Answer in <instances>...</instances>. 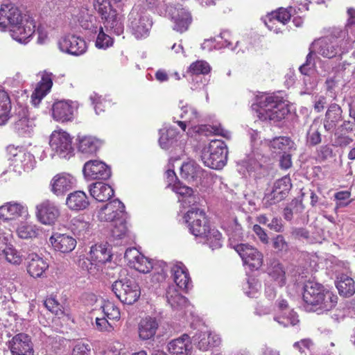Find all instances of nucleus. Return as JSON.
<instances>
[{"label": "nucleus", "mask_w": 355, "mask_h": 355, "mask_svg": "<svg viewBox=\"0 0 355 355\" xmlns=\"http://www.w3.org/2000/svg\"><path fill=\"white\" fill-rule=\"evenodd\" d=\"M8 28L15 40L27 43L35 31V22L29 15H23L14 4L5 3L0 8V31H5Z\"/></svg>", "instance_id": "nucleus-1"}, {"label": "nucleus", "mask_w": 355, "mask_h": 355, "mask_svg": "<svg viewBox=\"0 0 355 355\" xmlns=\"http://www.w3.org/2000/svg\"><path fill=\"white\" fill-rule=\"evenodd\" d=\"M183 214L182 220L190 232L196 237L205 239V242L212 250L222 246V235L216 228H211L205 212L200 209L198 203L196 205L187 207L180 210Z\"/></svg>", "instance_id": "nucleus-2"}, {"label": "nucleus", "mask_w": 355, "mask_h": 355, "mask_svg": "<svg viewBox=\"0 0 355 355\" xmlns=\"http://www.w3.org/2000/svg\"><path fill=\"white\" fill-rule=\"evenodd\" d=\"M302 298L305 310L318 314L331 311L338 302L336 295L313 281H309L304 284Z\"/></svg>", "instance_id": "nucleus-3"}, {"label": "nucleus", "mask_w": 355, "mask_h": 355, "mask_svg": "<svg viewBox=\"0 0 355 355\" xmlns=\"http://www.w3.org/2000/svg\"><path fill=\"white\" fill-rule=\"evenodd\" d=\"M353 42L347 29H336L331 35L314 41L311 51L331 59L347 53L352 46Z\"/></svg>", "instance_id": "nucleus-4"}, {"label": "nucleus", "mask_w": 355, "mask_h": 355, "mask_svg": "<svg viewBox=\"0 0 355 355\" xmlns=\"http://www.w3.org/2000/svg\"><path fill=\"white\" fill-rule=\"evenodd\" d=\"M252 151L247 154L245 157L238 163V171L240 173L245 175H253L257 178L256 173L261 169L263 164L266 162L267 157L261 154L257 146L260 144L262 147H266L263 145L264 140H261L259 132L257 130H251L250 132Z\"/></svg>", "instance_id": "nucleus-5"}, {"label": "nucleus", "mask_w": 355, "mask_h": 355, "mask_svg": "<svg viewBox=\"0 0 355 355\" xmlns=\"http://www.w3.org/2000/svg\"><path fill=\"white\" fill-rule=\"evenodd\" d=\"M259 117L263 120L279 121L284 119L289 110L287 103L275 95L261 96L257 102Z\"/></svg>", "instance_id": "nucleus-6"}, {"label": "nucleus", "mask_w": 355, "mask_h": 355, "mask_svg": "<svg viewBox=\"0 0 355 355\" xmlns=\"http://www.w3.org/2000/svg\"><path fill=\"white\" fill-rule=\"evenodd\" d=\"M227 148L224 141L218 139L211 141L200 149V158L203 164L212 169L223 168L227 161Z\"/></svg>", "instance_id": "nucleus-7"}, {"label": "nucleus", "mask_w": 355, "mask_h": 355, "mask_svg": "<svg viewBox=\"0 0 355 355\" xmlns=\"http://www.w3.org/2000/svg\"><path fill=\"white\" fill-rule=\"evenodd\" d=\"M94 6L101 15L103 28L111 33L121 35L124 31L123 15L112 8L108 0H95Z\"/></svg>", "instance_id": "nucleus-8"}, {"label": "nucleus", "mask_w": 355, "mask_h": 355, "mask_svg": "<svg viewBox=\"0 0 355 355\" xmlns=\"http://www.w3.org/2000/svg\"><path fill=\"white\" fill-rule=\"evenodd\" d=\"M153 26L150 16L140 5H135L128 15V28L137 40L148 37Z\"/></svg>", "instance_id": "nucleus-9"}, {"label": "nucleus", "mask_w": 355, "mask_h": 355, "mask_svg": "<svg viewBox=\"0 0 355 355\" xmlns=\"http://www.w3.org/2000/svg\"><path fill=\"white\" fill-rule=\"evenodd\" d=\"M112 290L122 303L127 304H134L141 295L138 284L128 278L115 281L112 285Z\"/></svg>", "instance_id": "nucleus-10"}, {"label": "nucleus", "mask_w": 355, "mask_h": 355, "mask_svg": "<svg viewBox=\"0 0 355 355\" xmlns=\"http://www.w3.org/2000/svg\"><path fill=\"white\" fill-rule=\"evenodd\" d=\"M27 206L18 201H9L0 206V223L13 226L20 218L27 220L29 218Z\"/></svg>", "instance_id": "nucleus-11"}, {"label": "nucleus", "mask_w": 355, "mask_h": 355, "mask_svg": "<svg viewBox=\"0 0 355 355\" xmlns=\"http://www.w3.org/2000/svg\"><path fill=\"white\" fill-rule=\"evenodd\" d=\"M49 145L54 153L51 155L52 158L56 155L60 158L69 159L73 155L72 138L63 130H55L51 133Z\"/></svg>", "instance_id": "nucleus-12"}, {"label": "nucleus", "mask_w": 355, "mask_h": 355, "mask_svg": "<svg viewBox=\"0 0 355 355\" xmlns=\"http://www.w3.org/2000/svg\"><path fill=\"white\" fill-rule=\"evenodd\" d=\"M58 47L61 52L73 56L82 55L87 50L85 40L73 34L62 36L58 41Z\"/></svg>", "instance_id": "nucleus-13"}, {"label": "nucleus", "mask_w": 355, "mask_h": 355, "mask_svg": "<svg viewBox=\"0 0 355 355\" xmlns=\"http://www.w3.org/2000/svg\"><path fill=\"white\" fill-rule=\"evenodd\" d=\"M97 216L99 220L109 222L111 224L127 219L125 206L118 199L110 201L102 207Z\"/></svg>", "instance_id": "nucleus-14"}, {"label": "nucleus", "mask_w": 355, "mask_h": 355, "mask_svg": "<svg viewBox=\"0 0 355 355\" xmlns=\"http://www.w3.org/2000/svg\"><path fill=\"white\" fill-rule=\"evenodd\" d=\"M83 173L87 181L96 180H106L111 176L110 167L99 159L86 162L83 168Z\"/></svg>", "instance_id": "nucleus-15"}, {"label": "nucleus", "mask_w": 355, "mask_h": 355, "mask_svg": "<svg viewBox=\"0 0 355 355\" xmlns=\"http://www.w3.org/2000/svg\"><path fill=\"white\" fill-rule=\"evenodd\" d=\"M78 104L70 100L55 101L51 108L53 119L60 123L72 121L78 110Z\"/></svg>", "instance_id": "nucleus-16"}, {"label": "nucleus", "mask_w": 355, "mask_h": 355, "mask_svg": "<svg viewBox=\"0 0 355 355\" xmlns=\"http://www.w3.org/2000/svg\"><path fill=\"white\" fill-rule=\"evenodd\" d=\"M35 216L40 223L53 225L60 216V209L54 202L45 200L36 205Z\"/></svg>", "instance_id": "nucleus-17"}, {"label": "nucleus", "mask_w": 355, "mask_h": 355, "mask_svg": "<svg viewBox=\"0 0 355 355\" xmlns=\"http://www.w3.org/2000/svg\"><path fill=\"white\" fill-rule=\"evenodd\" d=\"M7 346L12 355H35L32 338L24 333L15 335L8 341Z\"/></svg>", "instance_id": "nucleus-18"}, {"label": "nucleus", "mask_w": 355, "mask_h": 355, "mask_svg": "<svg viewBox=\"0 0 355 355\" xmlns=\"http://www.w3.org/2000/svg\"><path fill=\"white\" fill-rule=\"evenodd\" d=\"M274 320L283 327L295 325L298 322L297 313L288 306L286 300L279 297L274 307Z\"/></svg>", "instance_id": "nucleus-19"}, {"label": "nucleus", "mask_w": 355, "mask_h": 355, "mask_svg": "<svg viewBox=\"0 0 355 355\" xmlns=\"http://www.w3.org/2000/svg\"><path fill=\"white\" fill-rule=\"evenodd\" d=\"M232 248L240 255L243 263L250 269L257 270L261 266L263 257L256 248L246 243L236 244Z\"/></svg>", "instance_id": "nucleus-20"}, {"label": "nucleus", "mask_w": 355, "mask_h": 355, "mask_svg": "<svg viewBox=\"0 0 355 355\" xmlns=\"http://www.w3.org/2000/svg\"><path fill=\"white\" fill-rule=\"evenodd\" d=\"M292 187L291 179L284 176L277 180L273 185L272 190L267 193L263 198L266 205H271L284 200Z\"/></svg>", "instance_id": "nucleus-21"}, {"label": "nucleus", "mask_w": 355, "mask_h": 355, "mask_svg": "<svg viewBox=\"0 0 355 355\" xmlns=\"http://www.w3.org/2000/svg\"><path fill=\"white\" fill-rule=\"evenodd\" d=\"M295 12V9L292 6L288 8H280L266 16L265 24L269 30L278 33L281 31V28L278 27V24L284 26Z\"/></svg>", "instance_id": "nucleus-22"}, {"label": "nucleus", "mask_w": 355, "mask_h": 355, "mask_svg": "<svg viewBox=\"0 0 355 355\" xmlns=\"http://www.w3.org/2000/svg\"><path fill=\"white\" fill-rule=\"evenodd\" d=\"M130 234L127 219L110 224L107 236L108 243L116 246L125 245L130 239Z\"/></svg>", "instance_id": "nucleus-23"}, {"label": "nucleus", "mask_w": 355, "mask_h": 355, "mask_svg": "<svg viewBox=\"0 0 355 355\" xmlns=\"http://www.w3.org/2000/svg\"><path fill=\"white\" fill-rule=\"evenodd\" d=\"M36 164L35 157L30 152L19 150L13 155L10 166L17 175L32 171Z\"/></svg>", "instance_id": "nucleus-24"}, {"label": "nucleus", "mask_w": 355, "mask_h": 355, "mask_svg": "<svg viewBox=\"0 0 355 355\" xmlns=\"http://www.w3.org/2000/svg\"><path fill=\"white\" fill-rule=\"evenodd\" d=\"M76 182V178L68 173L56 174L50 182V190L57 196H62L72 189Z\"/></svg>", "instance_id": "nucleus-25"}, {"label": "nucleus", "mask_w": 355, "mask_h": 355, "mask_svg": "<svg viewBox=\"0 0 355 355\" xmlns=\"http://www.w3.org/2000/svg\"><path fill=\"white\" fill-rule=\"evenodd\" d=\"M171 189L176 193L178 201L181 203L183 209L191 205H196L199 203L200 197L198 193L192 188L187 187L180 182L173 184Z\"/></svg>", "instance_id": "nucleus-26"}, {"label": "nucleus", "mask_w": 355, "mask_h": 355, "mask_svg": "<svg viewBox=\"0 0 355 355\" xmlns=\"http://www.w3.org/2000/svg\"><path fill=\"white\" fill-rule=\"evenodd\" d=\"M49 242L56 252L67 254L72 252L77 244L76 240L67 234L54 232L49 238Z\"/></svg>", "instance_id": "nucleus-27"}, {"label": "nucleus", "mask_w": 355, "mask_h": 355, "mask_svg": "<svg viewBox=\"0 0 355 355\" xmlns=\"http://www.w3.org/2000/svg\"><path fill=\"white\" fill-rule=\"evenodd\" d=\"M171 19L174 23L173 29L178 32L186 31L192 21L190 12L185 8L178 6L169 10Z\"/></svg>", "instance_id": "nucleus-28"}, {"label": "nucleus", "mask_w": 355, "mask_h": 355, "mask_svg": "<svg viewBox=\"0 0 355 355\" xmlns=\"http://www.w3.org/2000/svg\"><path fill=\"white\" fill-rule=\"evenodd\" d=\"M35 127V116L27 109L22 108L18 113L14 125L15 130L22 136L31 135Z\"/></svg>", "instance_id": "nucleus-29"}, {"label": "nucleus", "mask_w": 355, "mask_h": 355, "mask_svg": "<svg viewBox=\"0 0 355 355\" xmlns=\"http://www.w3.org/2000/svg\"><path fill=\"white\" fill-rule=\"evenodd\" d=\"M49 265L47 260L36 253H30L27 257L26 269L33 278L42 277Z\"/></svg>", "instance_id": "nucleus-30"}, {"label": "nucleus", "mask_w": 355, "mask_h": 355, "mask_svg": "<svg viewBox=\"0 0 355 355\" xmlns=\"http://www.w3.org/2000/svg\"><path fill=\"white\" fill-rule=\"evenodd\" d=\"M168 350L171 355H191L193 345L190 336L184 334L171 340L168 344Z\"/></svg>", "instance_id": "nucleus-31"}, {"label": "nucleus", "mask_w": 355, "mask_h": 355, "mask_svg": "<svg viewBox=\"0 0 355 355\" xmlns=\"http://www.w3.org/2000/svg\"><path fill=\"white\" fill-rule=\"evenodd\" d=\"M159 325V321L155 317L146 316L142 318L138 325L139 338L143 340L153 338Z\"/></svg>", "instance_id": "nucleus-32"}, {"label": "nucleus", "mask_w": 355, "mask_h": 355, "mask_svg": "<svg viewBox=\"0 0 355 355\" xmlns=\"http://www.w3.org/2000/svg\"><path fill=\"white\" fill-rule=\"evenodd\" d=\"M52 85V74L44 73L31 95V102L34 106L40 103L42 99L50 92Z\"/></svg>", "instance_id": "nucleus-33"}, {"label": "nucleus", "mask_w": 355, "mask_h": 355, "mask_svg": "<svg viewBox=\"0 0 355 355\" xmlns=\"http://www.w3.org/2000/svg\"><path fill=\"white\" fill-rule=\"evenodd\" d=\"M77 148L83 154L96 153L103 144V141L92 135H78Z\"/></svg>", "instance_id": "nucleus-34"}, {"label": "nucleus", "mask_w": 355, "mask_h": 355, "mask_svg": "<svg viewBox=\"0 0 355 355\" xmlns=\"http://www.w3.org/2000/svg\"><path fill=\"white\" fill-rule=\"evenodd\" d=\"M230 35L229 32L224 31L216 37L205 40L202 44L201 47L202 49L207 50L209 51H211L213 49H220L223 47L229 48L232 51H235L236 46L239 44V42H236L235 46L232 47V42L230 40Z\"/></svg>", "instance_id": "nucleus-35"}, {"label": "nucleus", "mask_w": 355, "mask_h": 355, "mask_svg": "<svg viewBox=\"0 0 355 355\" xmlns=\"http://www.w3.org/2000/svg\"><path fill=\"white\" fill-rule=\"evenodd\" d=\"M171 272L176 286L182 290H188L191 281L187 267L182 262H176L172 267Z\"/></svg>", "instance_id": "nucleus-36"}, {"label": "nucleus", "mask_w": 355, "mask_h": 355, "mask_svg": "<svg viewBox=\"0 0 355 355\" xmlns=\"http://www.w3.org/2000/svg\"><path fill=\"white\" fill-rule=\"evenodd\" d=\"M179 107L180 108L181 112L180 114V116L184 119L183 121H177L178 125L180 128L185 131L187 128V123H196L198 122L200 115L199 112L197 111L196 108L184 104L183 101H180Z\"/></svg>", "instance_id": "nucleus-37"}, {"label": "nucleus", "mask_w": 355, "mask_h": 355, "mask_svg": "<svg viewBox=\"0 0 355 355\" xmlns=\"http://www.w3.org/2000/svg\"><path fill=\"white\" fill-rule=\"evenodd\" d=\"M89 191L90 195L98 202L107 201L114 196V189L112 187L102 182L91 184Z\"/></svg>", "instance_id": "nucleus-38"}, {"label": "nucleus", "mask_w": 355, "mask_h": 355, "mask_svg": "<svg viewBox=\"0 0 355 355\" xmlns=\"http://www.w3.org/2000/svg\"><path fill=\"white\" fill-rule=\"evenodd\" d=\"M178 132L173 127H164L159 130V144L162 149L168 150L178 146Z\"/></svg>", "instance_id": "nucleus-39"}, {"label": "nucleus", "mask_w": 355, "mask_h": 355, "mask_svg": "<svg viewBox=\"0 0 355 355\" xmlns=\"http://www.w3.org/2000/svg\"><path fill=\"white\" fill-rule=\"evenodd\" d=\"M15 228L17 235L21 239H31L37 236L39 228L33 223L28 222V219L19 220L12 226Z\"/></svg>", "instance_id": "nucleus-40"}, {"label": "nucleus", "mask_w": 355, "mask_h": 355, "mask_svg": "<svg viewBox=\"0 0 355 355\" xmlns=\"http://www.w3.org/2000/svg\"><path fill=\"white\" fill-rule=\"evenodd\" d=\"M342 109L336 104H331L326 112L324 119V128L326 131L331 132L334 130L337 123L342 119Z\"/></svg>", "instance_id": "nucleus-41"}, {"label": "nucleus", "mask_w": 355, "mask_h": 355, "mask_svg": "<svg viewBox=\"0 0 355 355\" xmlns=\"http://www.w3.org/2000/svg\"><path fill=\"white\" fill-rule=\"evenodd\" d=\"M261 143L275 153H286L294 148L295 146L294 142L288 137H277L272 140L264 139V142Z\"/></svg>", "instance_id": "nucleus-42"}, {"label": "nucleus", "mask_w": 355, "mask_h": 355, "mask_svg": "<svg viewBox=\"0 0 355 355\" xmlns=\"http://www.w3.org/2000/svg\"><path fill=\"white\" fill-rule=\"evenodd\" d=\"M193 338V341L198 343V348L201 351H207L209 347L217 346L220 343L218 336L208 331L196 333Z\"/></svg>", "instance_id": "nucleus-43"}, {"label": "nucleus", "mask_w": 355, "mask_h": 355, "mask_svg": "<svg viewBox=\"0 0 355 355\" xmlns=\"http://www.w3.org/2000/svg\"><path fill=\"white\" fill-rule=\"evenodd\" d=\"M66 204L70 209L80 211L86 209L89 203L85 192L76 191L68 195Z\"/></svg>", "instance_id": "nucleus-44"}, {"label": "nucleus", "mask_w": 355, "mask_h": 355, "mask_svg": "<svg viewBox=\"0 0 355 355\" xmlns=\"http://www.w3.org/2000/svg\"><path fill=\"white\" fill-rule=\"evenodd\" d=\"M268 274L271 280L279 286L282 287L286 284V270L279 261L275 260L270 263L268 267Z\"/></svg>", "instance_id": "nucleus-45"}, {"label": "nucleus", "mask_w": 355, "mask_h": 355, "mask_svg": "<svg viewBox=\"0 0 355 355\" xmlns=\"http://www.w3.org/2000/svg\"><path fill=\"white\" fill-rule=\"evenodd\" d=\"M336 286L340 295L350 297L355 293V282L347 275L341 274L337 276Z\"/></svg>", "instance_id": "nucleus-46"}, {"label": "nucleus", "mask_w": 355, "mask_h": 355, "mask_svg": "<svg viewBox=\"0 0 355 355\" xmlns=\"http://www.w3.org/2000/svg\"><path fill=\"white\" fill-rule=\"evenodd\" d=\"M107 244H96L91 248L90 257L94 264L105 263L111 260V252Z\"/></svg>", "instance_id": "nucleus-47"}, {"label": "nucleus", "mask_w": 355, "mask_h": 355, "mask_svg": "<svg viewBox=\"0 0 355 355\" xmlns=\"http://www.w3.org/2000/svg\"><path fill=\"white\" fill-rule=\"evenodd\" d=\"M202 173L201 168L194 161L184 162L180 168L182 178L188 181L196 180L201 177Z\"/></svg>", "instance_id": "nucleus-48"}, {"label": "nucleus", "mask_w": 355, "mask_h": 355, "mask_svg": "<svg viewBox=\"0 0 355 355\" xmlns=\"http://www.w3.org/2000/svg\"><path fill=\"white\" fill-rule=\"evenodd\" d=\"M166 299L173 309H182L187 304V299L178 293L174 286L168 287L166 291Z\"/></svg>", "instance_id": "nucleus-49"}, {"label": "nucleus", "mask_w": 355, "mask_h": 355, "mask_svg": "<svg viewBox=\"0 0 355 355\" xmlns=\"http://www.w3.org/2000/svg\"><path fill=\"white\" fill-rule=\"evenodd\" d=\"M192 128H193L194 131L200 135H208L209 133L213 132L214 135H220L227 139L231 137L230 132L224 129L220 124L214 125L213 126L201 125L199 126H192Z\"/></svg>", "instance_id": "nucleus-50"}, {"label": "nucleus", "mask_w": 355, "mask_h": 355, "mask_svg": "<svg viewBox=\"0 0 355 355\" xmlns=\"http://www.w3.org/2000/svg\"><path fill=\"white\" fill-rule=\"evenodd\" d=\"M78 21L80 26L85 30H87L92 33H97L99 26L95 16L89 14L86 11H83L82 15L78 19Z\"/></svg>", "instance_id": "nucleus-51"}, {"label": "nucleus", "mask_w": 355, "mask_h": 355, "mask_svg": "<svg viewBox=\"0 0 355 355\" xmlns=\"http://www.w3.org/2000/svg\"><path fill=\"white\" fill-rule=\"evenodd\" d=\"M11 105L8 93L0 90V125H4L9 119Z\"/></svg>", "instance_id": "nucleus-52"}, {"label": "nucleus", "mask_w": 355, "mask_h": 355, "mask_svg": "<svg viewBox=\"0 0 355 355\" xmlns=\"http://www.w3.org/2000/svg\"><path fill=\"white\" fill-rule=\"evenodd\" d=\"M95 40V46L98 49L106 50L114 44V38L105 33L103 26L100 25Z\"/></svg>", "instance_id": "nucleus-53"}, {"label": "nucleus", "mask_w": 355, "mask_h": 355, "mask_svg": "<svg viewBox=\"0 0 355 355\" xmlns=\"http://www.w3.org/2000/svg\"><path fill=\"white\" fill-rule=\"evenodd\" d=\"M153 268L152 280L155 282H162L165 280L167 276V265L163 261H155L153 263Z\"/></svg>", "instance_id": "nucleus-54"}, {"label": "nucleus", "mask_w": 355, "mask_h": 355, "mask_svg": "<svg viewBox=\"0 0 355 355\" xmlns=\"http://www.w3.org/2000/svg\"><path fill=\"white\" fill-rule=\"evenodd\" d=\"M320 121L315 119L307 132L306 141L309 145L315 146L321 142V135L319 132Z\"/></svg>", "instance_id": "nucleus-55"}, {"label": "nucleus", "mask_w": 355, "mask_h": 355, "mask_svg": "<svg viewBox=\"0 0 355 355\" xmlns=\"http://www.w3.org/2000/svg\"><path fill=\"white\" fill-rule=\"evenodd\" d=\"M211 66L205 60H196L189 67L187 72L193 76L207 75L211 71Z\"/></svg>", "instance_id": "nucleus-56"}, {"label": "nucleus", "mask_w": 355, "mask_h": 355, "mask_svg": "<svg viewBox=\"0 0 355 355\" xmlns=\"http://www.w3.org/2000/svg\"><path fill=\"white\" fill-rule=\"evenodd\" d=\"M3 256L7 262L13 266H19L24 260L23 253L17 250L13 245H12Z\"/></svg>", "instance_id": "nucleus-57"}, {"label": "nucleus", "mask_w": 355, "mask_h": 355, "mask_svg": "<svg viewBox=\"0 0 355 355\" xmlns=\"http://www.w3.org/2000/svg\"><path fill=\"white\" fill-rule=\"evenodd\" d=\"M103 316L111 321H119L121 318V312L117 306L110 301L104 302L101 306Z\"/></svg>", "instance_id": "nucleus-58"}, {"label": "nucleus", "mask_w": 355, "mask_h": 355, "mask_svg": "<svg viewBox=\"0 0 355 355\" xmlns=\"http://www.w3.org/2000/svg\"><path fill=\"white\" fill-rule=\"evenodd\" d=\"M243 288L246 295L250 297H256L259 293L260 284L255 278L250 277L248 279Z\"/></svg>", "instance_id": "nucleus-59"}, {"label": "nucleus", "mask_w": 355, "mask_h": 355, "mask_svg": "<svg viewBox=\"0 0 355 355\" xmlns=\"http://www.w3.org/2000/svg\"><path fill=\"white\" fill-rule=\"evenodd\" d=\"M71 230L75 234L79 236H84L89 230V223L80 218H73Z\"/></svg>", "instance_id": "nucleus-60"}, {"label": "nucleus", "mask_w": 355, "mask_h": 355, "mask_svg": "<svg viewBox=\"0 0 355 355\" xmlns=\"http://www.w3.org/2000/svg\"><path fill=\"white\" fill-rule=\"evenodd\" d=\"M124 258L130 267L135 268L139 259H143V254L135 248L126 250Z\"/></svg>", "instance_id": "nucleus-61"}, {"label": "nucleus", "mask_w": 355, "mask_h": 355, "mask_svg": "<svg viewBox=\"0 0 355 355\" xmlns=\"http://www.w3.org/2000/svg\"><path fill=\"white\" fill-rule=\"evenodd\" d=\"M109 319L105 316L102 318H96L95 320L94 327L101 332H112L114 329V327Z\"/></svg>", "instance_id": "nucleus-62"}, {"label": "nucleus", "mask_w": 355, "mask_h": 355, "mask_svg": "<svg viewBox=\"0 0 355 355\" xmlns=\"http://www.w3.org/2000/svg\"><path fill=\"white\" fill-rule=\"evenodd\" d=\"M92 349L90 344L87 343H77L73 347L71 355H92Z\"/></svg>", "instance_id": "nucleus-63"}, {"label": "nucleus", "mask_w": 355, "mask_h": 355, "mask_svg": "<svg viewBox=\"0 0 355 355\" xmlns=\"http://www.w3.org/2000/svg\"><path fill=\"white\" fill-rule=\"evenodd\" d=\"M351 197V193L348 191H341L335 193L334 198L336 202V209L346 207L349 205V199Z\"/></svg>", "instance_id": "nucleus-64"}]
</instances>
